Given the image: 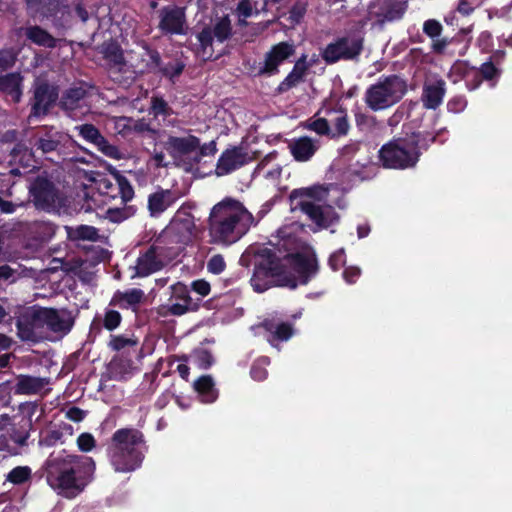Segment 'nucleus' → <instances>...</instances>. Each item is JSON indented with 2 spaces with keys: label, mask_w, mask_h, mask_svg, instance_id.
<instances>
[{
  "label": "nucleus",
  "mask_w": 512,
  "mask_h": 512,
  "mask_svg": "<svg viewBox=\"0 0 512 512\" xmlns=\"http://www.w3.org/2000/svg\"><path fill=\"white\" fill-rule=\"evenodd\" d=\"M247 255L253 257L251 285L258 293L273 286L296 288L298 283L306 284L318 270L316 255L311 248L287 254L283 259L269 248L250 249Z\"/></svg>",
  "instance_id": "1"
},
{
  "label": "nucleus",
  "mask_w": 512,
  "mask_h": 512,
  "mask_svg": "<svg viewBox=\"0 0 512 512\" xmlns=\"http://www.w3.org/2000/svg\"><path fill=\"white\" fill-rule=\"evenodd\" d=\"M254 218L237 200L226 198L217 203L209 216V232L214 242L232 244L247 233Z\"/></svg>",
  "instance_id": "2"
},
{
  "label": "nucleus",
  "mask_w": 512,
  "mask_h": 512,
  "mask_svg": "<svg viewBox=\"0 0 512 512\" xmlns=\"http://www.w3.org/2000/svg\"><path fill=\"white\" fill-rule=\"evenodd\" d=\"M435 141L436 135L430 132H412L384 144L379 150V159L385 168L411 169L419 162L422 150L426 151Z\"/></svg>",
  "instance_id": "3"
},
{
  "label": "nucleus",
  "mask_w": 512,
  "mask_h": 512,
  "mask_svg": "<svg viewBox=\"0 0 512 512\" xmlns=\"http://www.w3.org/2000/svg\"><path fill=\"white\" fill-rule=\"evenodd\" d=\"M46 466L50 486L60 490L66 497H74L84 487V483L80 482L82 470H93L94 462L90 458L67 455L64 458L48 460Z\"/></svg>",
  "instance_id": "4"
},
{
  "label": "nucleus",
  "mask_w": 512,
  "mask_h": 512,
  "mask_svg": "<svg viewBox=\"0 0 512 512\" xmlns=\"http://www.w3.org/2000/svg\"><path fill=\"white\" fill-rule=\"evenodd\" d=\"M143 443V435L136 429L124 428L112 437L111 461L117 471L135 470L143 460L138 446Z\"/></svg>",
  "instance_id": "5"
},
{
  "label": "nucleus",
  "mask_w": 512,
  "mask_h": 512,
  "mask_svg": "<svg viewBox=\"0 0 512 512\" xmlns=\"http://www.w3.org/2000/svg\"><path fill=\"white\" fill-rule=\"evenodd\" d=\"M408 91L407 81L397 75H382L365 92V102L373 111L388 109L399 103Z\"/></svg>",
  "instance_id": "6"
},
{
  "label": "nucleus",
  "mask_w": 512,
  "mask_h": 512,
  "mask_svg": "<svg viewBox=\"0 0 512 512\" xmlns=\"http://www.w3.org/2000/svg\"><path fill=\"white\" fill-rule=\"evenodd\" d=\"M306 197L300 201L299 206L309 218L319 227H328L332 223L333 209L329 205L316 204L313 200L321 202L326 201L328 189L324 186H313L300 190H294L291 197Z\"/></svg>",
  "instance_id": "7"
},
{
  "label": "nucleus",
  "mask_w": 512,
  "mask_h": 512,
  "mask_svg": "<svg viewBox=\"0 0 512 512\" xmlns=\"http://www.w3.org/2000/svg\"><path fill=\"white\" fill-rule=\"evenodd\" d=\"M32 91L29 118L49 114L59 98V87L43 77H37L32 85Z\"/></svg>",
  "instance_id": "8"
},
{
  "label": "nucleus",
  "mask_w": 512,
  "mask_h": 512,
  "mask_svg": "<svg viewBox=\"0 0 512 512\" xmlns=\"http://www.w3.org/2000/svg\"><path fill=\"white\" fill-rule=\"evenodd\" d=\"M28 189L31 201L37 210L51 212L58 208L59 190L46 176L38 175Z\"/></svg>",
  "instance_id": "9"
},
{
  "label": "nucleus",
  "mask_w": 512,
  "mask_h": 512,
  "mask_svg": "<svg viewBox=\"0 0 512 512\" xmlns=\"http://www.w3.org/2000/svg\"><path fill=\"white\" fill-rule=\"evenodd\" d=\"M128 59L127 83L132 82L137 73L156 72L160 68V54L157 50L142 43L135 50H131Z\"/></svg>",
  "instance_id": "10"
},
{
  "label": "nucleus",
  "mask_w": 512,
  "mask_h": 512,
  "mask_svg": "<svg viewBox=\"0 0 512 512\" xmlns=\"http://www.w3.org/2000/svg\"><path fill=\"white\" fill-rule=\"evenodd\" d=\"M99 52L106 61L109 76L117 83H127L128 60L124 57L123 50L117 41L110 39L103 42Z\"/></svg>",
  "instance_id": "11"
},
{
  "label": "nucleus",
  "mask_w": 512,
  "mask_h": 512,
  "mask_svg": "<svg viewBox=\"0 0 512 512\" xmlns=\"http://www.w3.org/2000/svg\"><path fill=\"white\" fill-rule=\"evenodd\" d=\"M18 336L23 341L38 342L45 327L44 307H32L20 315L16 322Z\"/></svg>",
  "instance_id": "12"
},
{
  "label": "nucleus",
  "mask_w": 512,
  "mask_h": 512,
  "mask_svg": "<svg viewBox=\"0 0 512 512\" xmlns=\"http://www.w3.org/2000/svg\"><path fill=\"white\" fill-rule=\"evenodd\" d=\"M29 13L32 16L54 17L57 27L65 28L70 23V12L67 5L60 0H25Z\"/></svg>",
  "instance_id": "13"
},
{
  "label": "nucleus",
  "mask_w": 512,
  "mask_h": 512,
  "mask_svg": "<svg viewBox=\"0 0 512 512\" xmlns=\"http://www.w3.org/2000/svg\"><path fill=\"white\" fill-rule=\"evenodd\" d=\"M71 141L69 135L63 132L46 131L43 134L34 136V147L37 152L45 156L47 160H53L54 157H61L65 154L67 144Z\"/></svg>",
  "instance_id": "14"
},
{
  "label": "nucleus",
  "mask_w": 512,
  "mask_h": 512,
  "mask_svg": "<svg viewBox=\"0 0 512 512\" xmlns=\"http://www.w3.org/2000/svg\"><path fill=\"white\" fill-rule=\"evenodd\" d=\"M159 28L170 34L185 33L186 17L183 8L177 6L164 7L159 11Z\"/></svg>",
  "instance_id": "15"
},
{
  "label": "nucleus",
  "mask_w": 512,
  "mask_h": 512,
  "mask_svg": "<svg viewBox=\"0 0 512 512\" xmlns=\"http://www.w3.org/2000/svg\"><path fill=\"white\" fill-rule=\"evenodd\" d=\"M232 35L231 21L228 16L216 18L213 28L205 27L198 34V40L203 50L212 45L213 37L224 42Z\"/></svg>",
  "instance_id": "16"
},
{
  "label": "nucleus",
  "mask_w": 512,
  "mask_h": 512,
  "mask_svg": "<svg viewBox=\"0 0 512 512\" xmlns=\"http://www.w3.org/2000/svg\"><path fill=\"white\" fill-rule=\"evenodd\" d=\"M199 147L200 140L193 135L187 137L169 136L164 143V148L175 161H179L183 156L196 152Z\"/></svg>",
  "instance_id": "17"
},
{
  "label": "nucleus",
  "mask_w": 512,
  "mask_h": 512,
  "mask_svg": "<svg viewBox=\"0 0 512 512\" xmlns=\"http://www.w3.org/2000/svg\"><path fill=\"white\" fill-rule=\"evenodd\" d=\"M45 312V326L54 333H60L62 335L67 334L73 324L74 319L71 313L66 309H55L44 307Z\"/></svg>",
  "instance_id": "18"
},
{
  "label": "nucleus",
  "mask_w": 512,
  "mask_h": 512,
  "mask_svg": "<svg viewBox=\"0 0 512 512\" xmlns=\"http://www.w3.org/2000/svg\"><path fill=\"white\" fill-rule=\"evenodd\" d=\"M294 52V46L287 42H281L273 46V48L266 54L264 66L259 70V73L272 74L276 72L279 64L292 56Z\"/></svg>",
  "instance_id": "19"
},
{
  "label": "nucleus",
  "mask_w": 512,
  "mask_h": 512,
  "mask_svg": "<svg viewBox=\"0 0 512 512\" xmlns=\"http://www.w3.org/2000/svg\"><path fill=\"white\" fill-rule=\"evenodd\" d=\"M247 160L248 155L247 153H244L241 148L234 147L232 149H227L218 160L216 174L218 176L226 175L243 166Z\"/></svg>",
  "instance_id": "20"
},
{
  "label": "nucleus",
  "mask_w": 512,
  "mask_h": 512,
  "mask_svg": "<svg viewBox=\"0 0 512 512\" xmlns=\"http://www.w3.org/2000/svg\"><path fill=\"white\" fill-rule=\"evenodd\" d=\"M445 94L446 83L443 79L425 84L421 95L423 106L426 109L436 110L442 104Z\"/></svg>",
  "instance_id": "21"
},
{
  "label": "nucleus",
  "mask_w": 512,
  "mask_h": 512,
  "mask_svg": "<svg viewBox=\"0 0 512 512\" xmlns=\"http://www.w3.org/2000/svg\"><path fill=\"white\" fill-rule=\"evenodd\" d=\"M327 63H334L340 59L352 58V39L350 36L339 38L335 43L329 44L322 53Z\"/></svg>",
  "instance_id": "22"
},
{
  "label": "nucleus",
  "mask_w": 512,
  "mask_h": 512,
  "mask_svg": "<svg viewBox=\"0 0 512 512\" xmlns=\"http://www.w3.org/2000/svg\"><path fill=\"white\" fill-rule=\"evenodd\" d=\"M19 33L23 34L27 40L31 43L45 47L55 48L57 44L56 38H54L47 30L38 25H28L21 27Z\"/></svg>",
  "instance_id": "23"
},
{
  "label": "nucleus",
  "mask_w": 512,
  "mask_h": 512,
  "mask_svg": "<svg viewBox=\"0 0 512 512\" xmlns=\"http://www.w3.org/2000/svg\"><path fill=\"white\" fill-rule=\"evenodd\" d=\"M23 76L13 72L0 76V92L9 95L13 102L18 103L22 97Z\"/></svg>",
  "instance_id": "24"
},
{
  "label": "nucleus",
  "mask_w": 512,
  "mask_h": 512,
  "mask_svg": "<svg viewBox=\"0 0 512 512\" xmlns=\"http://www.w3.org/2000/svg\"><path fill=\"white\" fill-rule=\"evenodd\" d=\"M317 149V141L309 137H301L290 144L291 153L297 161L309 160Z\"/></svg>",
  "instance_id": "25"
},
{
  "label": "nucleus",
  "mask_w": 512,
  "mask_h": 512,
  "mask_svg": "<svg viewBox=\"0 0 512 512\" xmlns=\"http://www.w3.org/2000/svg\"><path fill=\"white\" fill-rule=\"evenodd\" d=\"M162 266V262L156 256V248L151 246L144 255L138 258L137 274L147 276L160 270Z\"/></svg>",
  "instance_id": "26"
},
{
  "label": "nucleus",
  "mask_w": 512,
  "mask_h": 512,
  "mask_svg": "<svg viewBox=\"0 0 512 512\" xmlns=\"http://www.w3.org/2000/svg\"><path fill=\"white\" fill-rule=\"evenodd\" d=\"M15 392L18 394H35L40 392L48 383V379L27 375L18 376Z\"/></svg>",
  "instance_id": "27"
},
{
  "label": "nucleus",
  "mask_w": 512,
  "mask_h": 512,
  "mask_svg": "<svg viewBox=\"0 0 512 512\" xmlns=\"http://www.w3.org/2000/svg\"><path fill=\"white\" fill-rule=\"evenodd\" d=\"M455 72L465 79V85L468 90L473 91L479 88L484 81L475 67H471L466 62H460L454 66Z\"/></svg>",
  "instance_id": "28"
},
{
  "label": "nucleus",
  "mask_w": 512,
  "mask_h": 512,
  "mask_svg": "<svg viewBox=\"0 0 512 512\" xmlns=\"http://www.w3.org/2000/svg\"><path fill=\"white\" fill-rule=\"evenodd\" d=\"M173 202L170 190H161L149 196L148 208L152 216L165 211Z\"/></svg>",
  "instance_id": "29"
},
{
  "label": "nucleus",
  "mask_w": 512,
  "mask_h": 512,
  "mask_svg": "<svg viewBox=\"0 0 512 512\" xmlns=\"http://www.w3.org/2000/svg\"><path fill=\"white\" fill-rule=\"evenodd\" d=\"M67 237L70 241H97L99 239L98 230L93 226L79 225L77 227L65 226Z\"/></svg>",
  "instance_id": "30"
},
{
  "label": "nucleus",
  "mask_w": 512,
  "mask_h": 512,
  "mask_svg": "<svg viewBox=\"0 0 512 512\" xmlns=\"http://www.w3.org/2000/svg\"><path fill=\"white\" fill-rule=\"evenodd\" d=\"M86 95V90L82 87H72L66 90L61 99V106L66 110H73L77 103Z\"/></svg>",
  "instance_id": "31"
},
{
  "label": "nucleus",
  "mask_w": 512,
  "mask_h": 512,
  "mask_svg": "<svg viewBox=\"0 0 512 512\" xmlns=\"http://www.w3.org/2000/svg\"><path fill=\"white\" fill-rule=\"evenodd\" d=\"M481 79L490 83L494 87L501 76V69H499L491 60L486 61L477 68Z\"/></svg>",
  "instance_id": "32"
},
{
  "label": "nucleus",
  "mask_w": 512,
  "mask_h": 512,
  "mask_svg": "<svg viewBox=\"0 0 512 512\" xmlns=\"http://www.w3.org/2000/svg\"><path fill=\"white\" fill-rule=\"evenodd\" d=\"M194 388L205 397V401L211 402L215 400L216 394L214 391V382L211 376L205 375L200 377L195 381Z\"/></svg>",
  "instance_id": "33"
},
{
  "label": "nucleus",
  "mask_w": 512,
  "mask_h": 512,
  "mask_svg": "<svg viewBox=\"0 0 512 512\" xmlns=\"http://www.w3.org/2000/svg\"><path fill=\"white\" fill-rule=\"evenodd\" d=\"M263 327L273 333V337L278 340H287L293 334V328L288 323L275 324L272 321H265Z\"/></svg>",
  "instance_id": "34"
},
{
  "label": "nucleus",
  "mask_w": 512,
  "mask_h": 512,
  "mask_svg": "<svg viewBox=\"0 0 512 512\" xmlns=\"http://www.w3.org/2000/svg\"><path fill=\"white\" fill-rule=\"evenodd\" d=\"M355 121L359 131L365 135L372 134L377 128L376 117L371 114L356 113Z\"/></svg>",
  "instance_id": "35"
},
{
  "label": "nucleus",
  "mask_w": 512,
  "mask_h": 512,
  "mask_svg": "<svg viewBox=\"0 0 512 512\" xmlns=\"http://www.w3.org/2000/svg\"><path fill=\"white\" fill-rule=\"evenodd\" d=\"M30 475V468L18 466L8 474L7 480L14 484H22L30 478Z\"/></svg>",
  "instance_id": "36"
},
{
  "label": "nucleus",
  "mask_w": 512,
  "mask_h": 512,
  "mask_svg": "<svg viewBox=\"0 0 512 512\" xmlns=\"http://www.w3.org/2000/svg\"><path fill=\"white\" fill-rule=\"evenodd\" d=\"M184 67V63L176 61L175 63H169L165 66L160 64V68H157L156 72H160L163 76L173 79L183 72Z\"/></svg>",
  "instance_id": "37"
},
{
  "label": "nucleus",
  "mask_w": 512,
  "mask_h": 512,
  "mask_svg": "<svg viewBox=\"0 0 512 512\" xmlns=\"http://www.w3.org/2000/svg\"><path fill=\"white\" fill-rule=\"evenodd\" d=\"M423 33L429 38L434 39L441 36L443 32L442 24L436 19H428L423 23Z\"/></svg>",
  "instance_id": "38"
},
{
  "label": "nucleus",
  "mask_w": 512,
  "mask_h": 512,
  "mask_svg": "<svg viewBox=\"0 0 512 512\" xmlns=\"http://www.w3.org/2000/svg\"><path fill=\"white\" fill-rule=\"evenodd\" d=\"M94 145L97 146L98 149L106 156H109L114 159L121 158V154L118 148L114 145L109 144L108 141L102 135L100 136V139L94 143Z\"/></svg>",
  "instance_id": "39"
},
{
  "label": "nucleus",
  "mask_w": 512,
  "mask_h": 512,
  "mask_svg": "<svg viewBox=\"0 0 512 512\" xmlns=\"http://www.w3.org/2000/svg\"><path fill=\"white\" fill-rule=\"evenodd\" d=\"M77 128L80 135L93 144L100 139L101 133L93 124H83Z\"/></svg>",
  "instance_id": "40"
},
{
  "label": "nucleus",
  "mask_w": 512,
  "mask_h": 512,
  "mask_svg": "<svg viewBox=\"0 0 512 512\" xmlns=\"http://www.w3.org/2000/svg\"><path fill=\"white\" fill-rule=\"evenodd\" d=\"M467 106V99L463 95H455L447 102V110L452 113H460Z\"/></svg>",
  "instance_id": "41"
},
{
  "label": "nucleus",
  "mask_w": 512,
  "mask_h": 512,
  "mask_svg": "<svg viewBox=\"0 0 512 512\" xmlns=\"http://www.w3.org/2000/svg\"><path fill=\"white\" fill-rule=\"evenodd\" d=\"M16 55L12 49L0 50V70H6L14 65Z\"/></svg>",
  "instance_id": "42"
},
{
  "label": "nucleus",
  "mask_w": 512,
  "mask_h": 512,
  "mask_svg": "<svg viewBox=\"0 0 512 512\" xmlns=\"http://www.w3.org/2000/svg\"><path fill=\"white\" fill-rule=\"evenodd\" d=\"M303 79L296 75V73L290 72L289 75L284 79L283 82L277 88L278 93H284L295 87L298 83H300Z\"/></svg>",
  "instance_id": "43"
},
{
  "label": "nucleus",
  "mask_w": 512,
  "mask_h": 512,
  "mask_svg": "<svg viewBox=\"0 0 512 512\" xmlns=\"http://www.w3.org/2000/svg\"><path fill=\"white\" fill-rule=\"evenodd\" d=\"M116 177L120 186L122 199L124 201L130 200L133 197L134 192L128 180L118 172H116Z\"/></svg>",
  "instance_id": "44"
},
{
  "label": "nucleus",
  "mask_w": 512,
  "mask_h": 512,
  "mask_svg": "<svg viewBox=\"0 0 512 512\" xmlns=\"http://www.w3.org/2000/svg\"><path fill=\"white\" fill-rule=\"evenodd\" d=\"M306 9H307L306 2H302V1L296 2L290 10V18L292 19V21L295 23H299L300 20L305 15Z\"/></svg>",
  "instance_id": "45"
},
{
  "label": "nucleus",
  "mask_w": 512,
  "mask_h": 512,
  "mask_svg": "<svg viewBox=\"0 0 512 512\" xmlns=\"http://www.w3.org/2000/svg\"><path fill=\"white\" fill-rule=\"evenodd\" d=\"M121 321V315L115 310H110L106 313L104 318V326L108 330L115 329Z\"/></svg>",
  "instance_id": "46"
},
{
  "label": "nucleus",
  "mask_w": 512,
  "mask_h": 512,
  "mask_svg": "<svg viewBox=\"0 0 512 512\" xmlns=\"http://www.w3.org/2000/svg\"><path fill=\"white\" fill-rule=\"evenodd\" d=\"M62 435V432L59 430H49L40 439V444L45 446H53L57 443V441L61 439Z\"/></svg>",
  "instance_id": "47"
},
{
  "label": "nucleus",
  "mask_w": 512,
  "mask_h": 512,
  "mask_svg": "<svg viewBox=\"0 0 512 512\" xmlns=\"http://www.w3.org/2000/svg\"><path fill=\"white\" fill-rule=\"evenodd\" d=\"M78 446L82 451H90L95 446V440L89 433H83L78 437Z\"/></svg>",
  "instance_id": "48"
},
{
  "label": "nucleus",
  "mask_w": 512,
  "mask_h": 512,
  "mask_svg": "<svg viewBox=\"0 0 512 512\" xmlns=\"http://www.w3.org/2000/svg\"><path fill=\"white\" fill-rule=\"evenodd\" d=\"M451 43V40L447 37H438L432 39V51L436 54H443L448 47V45Z\"/></svg>",
  "instance_id": "49"
},
{
  "label": "nucleus",
  "mask_w": 512,
  "mask_h": 512,
  "mask_svg": "<svg viewBox=\"0 0 512 512\" xmlns=\"http://www.w3.org/2000/svg\"><path fill=\"white\" fill-rule=\"evenodd\" d=\"M476 7L475 0H459L457 5V11L463 16H469L473 13Z\"/></svg>",
  "instance_id": "50"
},
{
  "label": "nucleus",
  "mask_w": 512,
  "mask_h": 512,
  "mask_svg": "<svg viewBox=\"0 0 512 512\" xmlns=\"http://www.w3.org/2000/svg\"><path fill=\"white\" fill-rule=\"evenodd\" d=\"M144 296V293L140 289H133L131 291L126 292L123 294L122 298L129 304V305H136L141 302L142 298Z\"/></svg>",
  "instance_id": "51"
},
{
  "label": "nucleus",
  "mask_w": 512,
  "mask_h": 512,
  "mask_svg": "<svg viewBox=\"0 0 512 512\" xmlns=\"http://www.w3.org/2000/svg\"><path fill=\"white\" fill-rule=\"evenodd\" d=\"M309 128L317 132L318 134H328L330 131L329 124L326 119L318 118L309 124Z\"/></svg>",
  "instance_id": "52"
},
{
  "label": "nucleus",
  "mask_w": 512,
  "mask_h": 512,
  "mask_svg": "<svg viewBox=\"0 0 512 512\" xmlns=\"http://www.w3.org/2000/svg\"><path fill=\"white\" fill-rule=\"evenodd\" d=\"M225 268V262L221 255H214L208 262V269L212 273H220Z\"/></svg>",
  "instance_id": "53"
},
{
  "label": "nucleus",
  "mask_w": 512,
  "mask_h": 512,
  "mask_svg": "<svg viewBox=\"0 0 512 512\" xmlns=\"http://www.w3.org/2000/svg\"><path fill=\"white\" fill-rule=\"evenodd\" d=\"M152 110L155 115L162 114V115H168L169 114V106L165 100L162 98H153L152 99Z\"/></svg>",
  "instance_id": "54"
},
{
  "label": "nucleus",
  "mask_w": 512,
  "mask_h": 512,
  "mask_svg": "<svg viewBox=\"0 0 512 512\" xmlns=\"http://www.w3.org/2000/svg\"><path fill=\"white\" fill-rule=\"evenodd\" d=\"M199 153L193 158L195 163H199L202 156H206L208 154H214L216 152V143L215 141H211L207 144L200 145L198 148Z\"/></svg>",
  "instance_id": "55"
},
{
  "label": "nucleus",
  "mask_w": 512,
  "mask_h": 512,
  "mask_svg": "<svg viewBox=\"0 0 512 512\" xmlns=\"http://www.w3.org/2000/svg\"><path fill=\"white\" fill-rule=\"evenodd\" d=\"M190 303H191V300L190 298L187 296L185 299H184V303L181 304V303H175L173 305L170 306L169 308V312L173 315H182L184 313H186L187 311L191 310L192 308L190 307Z\"/></svg>",
  "instance_id": "56"
},
{
  "label": "nucleus",
  "mask_w": 512,
  "mask_h": 512,
  "mask_svg": "<svg viewBox=\"0 0 512 512\" xmlns=\"http://www.w3.org/2000/svg\"><path fill=\"white\" fill-rule=\"evenodd\" d=\"M329 264L334 270H338L345 264L344 250L340 249L330 256Z\"/></svg>",
  "instance_id": "57"
},
{
  "label": "nucleus",
  "mask_w": 512,
  "mask_h": 512,
  "mask_svg": "<svg viewBox=\"0 0 512 512\" xmlns=\"http://www.w3.org/2000/svg\"><path fill=\"white\" fill-rule=\"evenodd\" d=\"M134 344H135V342L133 340L122 337V336L114 337L110 342V346L116 351L121 350L122 348H124L127 345H134Z\"/></svg>",
  "instance_id": "58"
},
{
  "label": "nucleus",
  "mask_w": 512,
  "mask_h": 512,
  "mask_svg": "<svg viewBox=\"0 0 512 512\" xmlns=\"http://www.w3.org/2000/svg\"><path fill=\"white\" fill-rule=\"evenodd\" d=\"M108 215L110 219L114 222H120L129 217L127 209H109Z\"/></svg>",
  "instance_id": "59"
},
{
  "label": "nucleus",
  "mask_w": 512,
  "mask_h": 512,
  "mask_svg": "<svg viewBox=\"0 0 512 512\" xmlns=\"http://www.w3.org/2000/svg\"><path fill=\"white\" fill-rule=\"evenodd\" d=\"M236 10L239 16L249 17L252 14V4L249 0H242L239 2Z\"/></svg>",
  "instance_id": "60"
},
{
  "label": "nucleus",
  "mask_w": 512,
  "mask_h": 512,
  "mask_svg": "<svg viewBox=\"0 0 512 512\" xmlns=\"http://www.w3.org/2000/svg\"><path fill=\"white\" fill-rule=\"evenodd\" d=\"M308 69V65L306 64V56L303 55L294 65V68L291 72L296 73L299 77L303 79L306 71Z\"/></svg>",
  "instance_id": "61"
},
{
  "label": "nucleus",
  "mask_w": 512,
  "mask_h": 512,
  "mask_svg": "<svg viewBox=\"0 0 512 512\" xmlns=\"http://www.w3.org/2000/svg\"><path fill=\"white\" fill-rule=\"evenodd\" d=\"M198 359L200 364L204 368H208L213 363V356L208 350H201L198 353Z\"/></svg>",
  "instance_id": "62"
},
{
  "label": "nucleus",
  "mask_w": 512,
  "mask_h": 512,
  "mask_svg": "<svg viewBox=\"0 0 512 512\" xmlns=\"http://www.w3.org/2000/svg\"><path fill=\"white\" fill-rule=\"evenodd\" d=\"M335 128L339 135H344L348 132L349 124L346 116H340L336 119Z\"/></svg>",
  "instance_id": "63"
},
{
  "label": "nucleus",
  "mask_w": 512,
  "mask_h": 512,
  "mask_svg": "<svg viewBox=\"0 0 512 512\" xmlns=\"http://www.w3.org/2000/svg\"><path fill=\"white\" fill-rule=\"evenodd\" d=\"M26 153H29L30 155L32 154V150L29 149L24 143L22 142H19L17 143L13 149L11 150L10 152V155L13 157V158H17L18 156L22 155V154H26Z\"/></svg>",
  "instance_id": "64"
}]
</instances>
